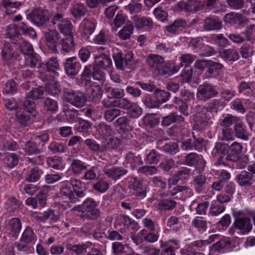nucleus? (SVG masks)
Returning a JSON list of instances; mask_svg holds the SVG:
<instances>
[{"label":"nucleus","mask_w":255,"mask_h":255,"mask_svg":"<svg viewBox=\"0 0 255 255\" xmlns=\"http://www.w3.org/2000/svg\"><path fill=\"white\" fill-rule=\"evenodd\" d=\"M44 36L48 49L54 52L60 51L62 54H65L75 50L74 35L67 36L62 38L56 30H49L45 33Z\"/></svg>","instance_id":"obj_1"},{"label":"nucleus","mask_w":255,"mask_h":255,"mask_svg":"<svg viewBox=\"0 0 255 255\" xmlns=\"http://www.w3.org/2000/svg\"><path fill=\"white\" fill-rule=\"evenodd\" d=\"M242 148V145L237 142H234L230 146L223 142H217L212 153L216 163L226 165L227 161L237 159Z\"/></svg>","instance_id":"obj_2"},{"label":"nucleus","mask_w":255,"mask_h":255,"mask_svg":"<svg viewBox=\"0 0 255 255\" xmlns=\"http://www.w3.org/2000/svg\"><path fill=\"white\" fill-rule=\"evenodd\" d=\"M201 3L198 0H186L181 1L177 4V7L185 12L191 11L192 13L206 12L207 10L212 9L217 5V0H202Z\"/></svg>","instance_id":"obj_3"},{"label":"nucleus","mask_w":255,"mask_h":255,"mask_svg":"<svg viewBox=\"0 0 255 255\" xmlns=\"http://www.w3.org/2000/svg\"><path fill=\"white\" fill-rule=\"evenodd\" d=\"M21 34L31 38L36 37V33L34 28L24 22H20L17 25L10 24L6 28V35L14 44L17 42L19 39H21Z\"/></svg>","instance_id":"obj_4"},{"label":"nucleus","mask_w":255,"mask_h":255,"mask_svg":"<svg viewBox=\"0 0 255 255\" xmlns=\"http://www.w3.org/2000/svg\"><path fill=\"white\" fill-rule=\"evenodd\" d=\"M114 227L116 230L125 235L135 233L139 228L137 222L126 214H120L116 218Z\"/></svg>","instance_id":"obj_5"},{"label":"nucleus","mask_w":255,"mask_h":255,"mask_svg":"<svg viewBox=\"0 0 255 255\" xmlns=\"http://www.w3.org/2000/svg\"><path fill=\"white\" fill-rule=\"evenodd\" d=\"M128 194L137 200H141L147 195V187L142 180L136 177L128 176L127 178Z\"/></svg>","instance_id":"obj_6"},{"label":"nucleus","mask_w":255,"mask_h":255,"mask_svg":"<svg viewBox=\"0 0 255 255\" xmlns=\"http://www.w3.org/2000/svg\"><path fill=\"white\" fill-rule=\"evenodd\" d=\"M98 203L92 198H87L78 206L77 210L81 213L80 216L83 218L95 220L101 214L100 210L98 208Z\"/></svg>","instance_id":"obj_7"},{"label":"nucleus","mask_w":255,"mask_h":255,"mask_svg":"<svg viewBox=\"0 0 255 255\" xmlns=\"http://www.w3.org/2000/svg\"><path fill=\"white\" fill-rule=\"evenodd\" d=\"M194 94L188 90H181L180 97H175L173 102L175 108L184 116L189 115L188 107L191 103H193Z\"/></svg>","instance_id":"obj_8"},{"label":"nucleus","mask_w":255,"mask_h":255,"mask_svg":"<svg viewBox=\"0 0 255 255\" xmlns=\"http://www.w3.org/2000/svg\"><path fill=\"white\" fill-rule=\"evenodd\" d=\"M240 118L228 114L221 120L220 125L222 127V140L229 141L233 140V132L232 131L236 123L238 122Z\"/></svg>","instance_id":"obj_9"},{"label":"nucleus","mask_w":255,"mask_h":255,"mask_svg":"<svg viewBox=\"0 0 255 255\" xmlns=\"http://www.w3.org/2000/svg\"><path fill=\"white\" fill-rule=\"evenodd\" d=\"M44 66L39 72V77L42 80L56 79L59 76L60 67L56 58L49 59Z\"/></svg>","instance_id":"obj_10"},{"label":"nucleus","mask_w":255,"mask_h":255,"mask_svg":"<svg viewBox=\"0 0 255 255\" xmlns=\"http://www.w3.org/2000/svg\"><path fill=\"white\" fill-rule=\"evenodd\" d=\"M63 100L77 107H83L86 103L85 97L78 91H74L70 89L64 88L62 93Z\"/></svg>","instance_id":"obj_11"},{"label":"nucleus","mask_w":255,"mask_h":255,"mask_svg":"<svg viewBox=\"0 0 255 255\" xmlns=\"http://www.w3.org/2000/svg\"><path fill=\"white\" fill-rule=\"evenodd\" d=\"M113 125L119 134V136L123 140L131 141L132 133L130 130L129 120L127 117L122 116L113 122Z\"/></svg>","instance_id":"obj_12"},{"label":"nucleus","mask_w":255,"mask_h":255,"mask_svg":"<svg viewBox=\"0 0 255 255\" xmlns=\"http://www.w3.org/2000/svg\"><path fill=\"white\" fill-rule=\"evenodd\" d=\"M197 56L195 55L185 53L181 55L179 57L180 67H184L181 76L187 82L191 81L193 74V70L190 67V65L196 60Z\"/></svg>","instance_id":"obj_13"},{"label":"nucleus","mask_w":255,"mask_h":255,"mask_svg":"<svg viewBox=\"0 0 255 255\" xmlns=\"http://www.w3.org/2000/svg\"><path fill=\"white\" fill-rule=\"evenodd\" d=\"M242 214V212L239 211L233 214L235 218L233 226L235 229L238 230L240 233L246 235L251 231L253 228V224L250 218L240 217Z\"/></svg>","instance_id":"obj_14"},{"label":"nucleus","mask_w":255,"mask_h":255,"mask_svg":"<svg viewBox=\"0 0 255 255\" xmlns=\"http://www.w3.org/2000/svg\"><path fill=\"white\" fill-rule=\"evenodd\" d=\"M59 184V195L64 202L74 203L79 201L73 192L71 181L65 180Z\"/></svg>","instance_id":"obj_15"},{"label":"nucleus","mask_w":255,"mask_h":255,"mask_svg":"<svg viewBox=\"0 0 255 255\" xmlns=\"http://www.w3.org/2000/svg\"><path fill=\"white\" fill-rule=\"evenodd\" d=\"M49 13L42 8H35L26 14V18L37 26L46 24L49 20Z\"/></svg>","instance_id":"obj_16"},{"label":"nucleus","mask_w":255,"mask_h":255,"mask_svg":"<svg viewBox=\"0 0 255 255\" xmlns=\"http://www.w3.org/2000/svg\"><path fill=\"white\" fill-rule=\"evenodd\" d=\"M219 94L215 86L210 83H204L198 86L197 97L201 101L206 102L217 97Z\"/></svg>","instance_id":"obj_17"},{"label":"nucleus","mask_w":255,"mask_h":255,"mask_svg":"<svg viewBox=\"0 0 255 255\" xmlns=\"http://www.w3.org/2000/svg\"><path fill=\"white\" fill-rule=\"evenodd\" d=\"M66 75L74 79L80 71L82 66L76 56L66 58L63 62Z\"/></svg>","instance_id":"obj_18"},{"label":"nucleus","mask_w":255,"mask_h":255,"mask_svg":"<svg viewBox=\"0 0 255 255\" xmlns=\"http://www.w3.org/2000/svg\"><path fill=\"white\" fill-rule=\"evenodd\" d=\"M184 164L190 167H195L199 170L203 171L206 161L201 154L191 152L184 157Z\"/></svg>","instance_id":"obj_19"},{"label":"nucleus","mask_w":255,"mask_h":255,"mask_svg":"<svg viewBox=\"0 0 255 255\" xmlns=\"http://www.w3.org/2000/svg\"><path fill=\"white\" fill-rule=\"evenodd\" d=\"M1 59L6 65H9L13 61L19 60V56L16 54L9 43H4L0 52Z\"/></svg>","instance_id":"obj_20"},{"label":"nucleus","mask_w":255,"mask_h":255,"mask_svg":"<svg viewBox=\"0 0 255 255\" xmlns=\"http://www.w3.org/2000/svg\"><path fill=\"white\" fill-rule=\"evenodd\" d=\"M183 123L174 125L168 130V134L175 137L178 141L188 137L190 133L189 129L183 125Z\"/></svg>","instance_id":"obj_21"},{"label":"nucleus","mask_w":255,"mask_h":255,"mask_svg":"<svg viewBox=\"0 0 255 255\" xmlns=\"http://www.w3.org/2000/svg\"><path fill=\"white\" fill-rule=\"evenodd\" d=\"M255 179L252 173L244 170L236 175L235 180L239 186L248 189L252 187Z\"/></svg>","instance_id":"obj_22"},{"label":"nucleus","mask_w":255,"mask_h":255,"mask_svg":"<svg viewBox=\"0 0 255 255\" xmlns=\"http://www.w3.org/2000/svg\"><path fill=\"white\" fill-rule=\"evenodd\" d=\"M97 25V20L94 18H84L80 24L82 34L87 38L95 31Z\"/></svg>","instance_id":"obj_23"},{"label":"nucleus","mask_w":255,"mask_h":255,"mask_svg":"<svg viewBox=\"0 0 255 255\" xmlns=\"http://www.w3.org/2000/svg\"><path fill=\"white\" fill-rule=\"evenodd\" d=\"M166 225L171 232L180 234L183 232L185 224L182 218L173 216L168 219Z\"/></svg>","instance_id":"obj_24"},{"label":"nucleus","mask_w":255,"mask_h":255,"mask_svg":"<svg viewBox=\"0 0 255 255\" xmlns=\"http://www.w3.org/2000/svg\"><path fill=\"white\" fill-rule=\"evenodd\" d=\"M169 192L171 196H175L177 199L180 200H185L192 195V190L185 186L176 185L173 188L170 187Z\"/></svg>","instance_id":"obj_25"},{"label":"nucleus","mask_w":255,"mask_h":255,"mask_svg":"<svg viewBox=\"0 0 255 255\" xmlns=\"http://www.w3.org/2000/svg\"><path fill=\"white\" fill-rule=\"evenodd\" d=\"M135 28L139 30L142 28H151L153 27L152 19L147 16L135 14L131 17Z\"/></svg>","instance_id":"obj_26"},{"label":"nucleus","mask_w":255,"mask_h":255,"mask_svg":"<svg viewBox=\"0 0 255 255\" xmlns=\"http://www.w3.org/2000/svg\"><path fill=\"white\" fill-rule=\"evenodd\" d=\"M69 169L72 173L77 176L80 177L83 172L87 169L88 163L81 160L73 158L70 159Z\"/></svg>","instance_id":"obj_27"},{"label":"nucleus","mask_w":255,"mask_h":255,"mask_svg":"<svg viewBox=\"0 0 255 255\" xmlns=\"http://www.w3.org/2000/svg\"><path fill=\"white\" fill-rule=\"evenodd\" d=\"M179 69V66H174L169 62H164L158 66L155 71L158 75L166 77L177 73Z\"/></svg>","instance_id":"obj_28"},{"label":"nucleus","mask_w":255,"mask_h":255,"mask_svg":"<svg viewBox=\"0 0 255 255\" xmlns=\"http://www.w3.org/2000/svg\"><path fill=\"white\" fill-rule=\"evenodd\" d=\"M232 131L233 132V140L235 136L244 141H247L249 139L250 133L241 119L238 121L237 123H236Z\"/></svg>","instance_id":"obj_29"},{"label":"nucleus","mask_w":255,"mask_h":255,"mask_svg":"<svg viewBox=\"0 0 255 255\" xmlns=\"http://www.w3.org/2000/svg\"><path fill=\"white\" fill-rule=\"evenodd\" d=\"M63 245L66 249L65 253H68L70 252L79 255L84 252L86 253L87 249L89 246H91L92 244L90 242H88L87 244H73L71 243L67 242L63 243Z\"/></svg>","instance_id":"obj_30"},{"label":"nucleus","mask_w":255,"mask_h":255,"mask_svg":"<svg viewBox=\"0 0 255 255\" xmlns=\"http://www.w3.org/2000/svg\"><path fill=\"white\" fill-rule=\"evenodd\" d=\"M159 121L155 115L147 114L141 121L143 128L148 132H152L153 128L159 124Z\"/></svg>","instance_id":"obj_31"},{"label":"nucleus","mask_w":255,"mask_h":255,"mask_svg":"<svg viewBox=\"0 0 255 255\" xmlns=\"http://www.w3.org/2000/svg\"><path fill=\"white\" fill-rule=\"evenodd\" d=\"M125 162L126 166L130 167L132 170L137 169L139 166L141 165L143 163L140 155H135L131 152L127 154Z\"/></svg>","instance_id":"obj_32"},{"label":"nucleus","mask_w":255,"mask_h":255,"mask_svg":"<svg viewBox=\"0 0 255 255\" xmlns=\"http://www.w3.org/2000/svg\"><path fill=\"white\" fill-rule=\"evenodd\" d=\"M43 173V171L37 166L28 167L25 180L29 182H36L40 179Z\"/></svg>","instance_id":"obj_33"},{"label":"nucleus","mask_w":255,"mask_h":255,"mask_svg":"<svg viewBox=\"0 0 255 255\" xmlns=\"http://www.w3.org/2000/svg\"><path fill=\"white\" fill-rule=\"evenodd\" d=\"M55 79L42 80L46 81L45 90L49 95L52 96H56L62 93L61 86L58 82L55 81Z\"/></svg>","instance_id":"obj_34"},{"label":"nucleus","mask_w":255,"mask_h":255,"mask_svg":"<svg viewBox=\"0 0 255 255\" xmlns=\"http://www.w3.org/2000/svg\"><path fill=\"white\" fill-rule=\"evenodd\" d=\"M223 65L218 62L209 61L205 76L206 78L216 77L218 76L223 69Z\"/></svg>","instance_id":"obj_35"},{"label":"nucleus","mask_w":255,"mask_h":255,"mask_svg":"<svg viewBox=\"0 0 255 255\" xmlns=\"http://www.w3.org/2000/svg\"><path fill=\"white\" fill-rule=\"evenodd\" d=\"M60 217V214L59 211L49 209L41 213L38 216V219L40 222L43 223L55 222L59 219Z\"/></svg>","instance_id":"obj_36"},{"label":"nucleus","mask_w":255,"mask_h":255,"mask_svg":"<svg viewBox=\"0 0 255 255\" xmlns=\"http://www.w3.org/2000/svg\"><path fill=\"white\" fill-rule=\"evenodd\" d=\"M85 87L87 89V93L90 101L96 103L101 99L103 91L99 85L91 84Z\"/></svg>","instance_id":"obj_37"},{"label":"nucleus","mask_w":255,"mask_h":255,"mask_svg":"<svg viewBox=\"0 0 255 255\" xmlns=\"http://www.w3.org/2000/svg\"><path fill=\"white\" fill-rule=\"evenodd\" d=\"M95 62L100 68L107 70L112 66V61L110 56L107 54L100 53L95 57Z\"/></svg>","instance_id":"obj_38"},{"label":"nucleus","mask_w":255,"mask_h":255,"mask_svg":"<svg viewBox=\"0 0 255 255\" xmlns=\"http://www.w3.org/2000/svg\"><path fill=\"white\" fill-rule=\"evenodd\" d=\"M176 201L172 197L161 198L158 202L157 208L162 211L173 210L176 206Z\"/></svg>","instance_id":"obj_39"},{"label":"nucleus","mask_w":255,"mask_h":255,"mask_svg":"<svg viewBox=\"0 0 255 255\" xmlns=\"http://www.w3.org/2000/svg\"><path fill=\"white\" fill-rule=\"evenodd\" d=\"M201 245V242L194 241L185 248L181 249L179 255H205L200 252L199 246Z\"/></svg>","instance_id":"obj_40"},{"label":"nucleus","mask_w":255,"mask_h":255,"mask_svg":"<svg viewBox=\"0 0 255 255\" xmlns=\"http://www.w3.org/2000/svg\"><path fill=\"white\" fill-rule=\"evenodd\" d=\"M221 55L224 60L229 65H232L233 62L237 61L240 58L238 51L236 49L232 48L223 50L221 52Z\"/></svg>","instance_id":"obj_41"},{"label":"nucleus","mask_w":255,"mask_h":255,"mask_svg":"<svg viewBox=\"0 0 255 255\" xmlns=\"http://www.w3.org/2000/svg\"><path fill=\"white\" fill-rule=\"evenodd\" d=\"M224 20L226 23L233 26H243L244 18L241 14L231 12L225 15Z\"/></svg>","instance_id":"obj_42"},{"label":"nucleus","mask_w":255,"mask_h":255,"mask_svg":"<svg viewBox=\"0 0 255 255\" xmlns=\"http://www.w3.org/2000/svg\"><path fill=\"white\" fill-rule=\"evenodd\" d=\"M22 202L16 197L10 196L7 197L5 202V208L10 214L17 212Z\"/></svg>","instance_id":"obj_43"},{"label":"nucleus","mask_w":255,"mask_h":255,"mask_svg":"<svg viewBox=\"0 0 255 255\" xmlns=\"http://www.w3.org/2000/svg\"><path fill=\"white\" fill-rule=\"evenodd\" d=\"M192 185L198 193H203L206 188V178L202 174H198L193 177Z\"/></svg>","instance_id":"obj_44"},{"label":"nucleus","mask_w":255,"mask_h":255,"mask_svg":"<svg viewBox=\"0 0 255 255\" xmlns=\"http://www.w3.org/2000/svg\"><path fill=\"white\" fill-rule=\"evenodd\" d=\"M92 68L91 65H87L85 67L83 71L81 74V77L78 80L79 85L88 87L93 84V82L91 80L93 72H92Z\"/></svg>","instance_id":"obj_45"},{"label":"nucleus","mask_w":255,"mask_h":255,"mask_svg":"<svg viewBox=\"0 0 255 255\" xmlns=\"http://www.w3.org/2000/svg\"><path fill=\"white\" fill-rule=\"evenodd\" d=\"M128 170L123 167H114L111 169H107L105 171V174L109 178L115 180L120 179L123 176L126 175Z\"/></svg>","instance_id":"obj_46"},{"label":"nucleus","mask_w":255,"mask_h":255,"mask_svg":"<svg viewBox=\"0 0 255 255\" xmlns=\"http://www.w3.org/2000/svg\"><path fill=\"white\" fill-rule=\"evenodd\" d=\"M160 231H149L142 229L138 234L140 237L146 242L153 243L158 241Z\"/></svg>","instance_id":"obj_47"},{"label":"nucleus","mask_w":255,"mask_h":255,"mask_svg":"<svg viewBox=\"0 0 255 255\" xmlns=\"http://www.w3.org/2000/svg\"><path fill=\"white\" fill-rule=\"evenodd\" d=\"M8 225L12 238L13 240H16L22 228L21 220L18 218H12L9 221Z\"/></svg>","instance_id":"obj_48"},{"label":"nucleus","mask_w":255,"mask_h":255,"mask_svg":"<svg viewBox=\"0 0 255 255\" xmlns=\"http://www.w3.org/2000/svg\"><path fill=\"white\" fill-rule=\"evenodd\" d=\"M70 11L75 20H79L85 15L87 8L84 3H76L71 8Z\"/></svg>","instance_id":"obj_49"},{"label":"nucleus","mask_w":255,"mask_h":255,"mask_svg":"<svg viewBox=\"0 0 255 255\" xmlns=\"http://www.w3.org/2000/svg\"><path fill=\"white\" fill-rule=\"evenodd\" d=\"M47 168L55 170H62L64 168V164L61 157L57 156L48 157L46 158Z\"/></svg>","instance_id":"obj_50"},{"label":"nucleus","mask_w":255,"mask_h":255,"mask_svg":"<svg viewBox=\"0 0 255 255\" xmlns=\"http://www.w3.org/2000/svg\"><path fill=\"white\" fill-rule=\"evenodd\" d=\"M36 240L37 237L33 229L29 226L26 227L20 238V242L29 244L34 243Z\"/></svg>","instance_id":"obj_51"},{"label":"nucleus","mask_w":255,"mask_h":255,"mask_svg":"<svg viewBox=\"0 0 255 255\" xmlns=\"http://www.w3.org/2000/svg\"><path fill=\"white\" fill-rule=\"evenodd\" d=\"M145 62L149 67L155 70L160 64L164 63V58L159 55L150 53L147 55Z\"/></svg>","instance_id":"obj_52"},{"label":"nucleus","mask_w":255,"mask_h":255,"mask_svg":"<svg viewBox=\"0 0 255 255\" xmlns=\"http://www.w3.org/2000/svg\"><path fill=\"white\" fill-rule=\"evenodd\" d=\"M18 162L19 156L14 153L5 154L3 159V166L10 169L15 167Z\"/></svg>","instance_id":"obj_53"},{"label":"nucleus","mask_w":255,"mask_h":255,"mask_svg":"<svg viewBox=\"0 0 255 255\" xmlns=\"http://www.w3.org/2000/svg\"><path fill=\"white\" fill-rule=\"evenodd\" d=\"M224 107L222 101L220 99H215L210 101L205 107V110L212 115H216Z\"/></svg>","instance_id":"obj_54"},{"label":"nucleus","mask_w":255,"mask_h":255,"mask_svg":"<svg viewBox=\"0 0 255 255\" xmlns=\"http://www.w3.org/2000/svg\"><path fill=\"white\" fill-rule=\"evenodd\" d=\"M87 169L85 170L80 177L81 179L84 180H94L97 177L99 168L97 166H91L88 164L86 167Z\"/></svg>","instance_id":"obj_55"},{"label":"nucleus","mask_w":255,"mask_h":255,"mask_svg":"<svg viewBox=\"0 0 255 255\" xmlns=\"http://www.w3.org/2000/svg\"><path fill=\"white\" fill-rule=\"evenodd\" d=\"M190 169L183 168L175 172L173 178L170 180V183L173 185L176 184L180 181L187 180L190 177Z\"/></svg>","instance_id":"obj_56"},{"label":"nucleus","mask_w":255,"mask_h":255,"mask_svg":"<svg viewBox=\"0 0 255 255\" xmlns=\"http://www.w3.org/2000/svg\"><path fill=\"white\" fill-rule=\"evenodd\" d=\"M71 182L73 187V192L77 199L85 196L87 189L83 182L80 180L71 181Z\"/></svg>","instance_id":"obj_57"},{"label":"nucleus","mask_w":255,"mask_h":255,"mask_svg":"<svg viewBox=\"0 0 255 255\" xmlns=\"http://www.w3.org/2000/svg\"><path fill=\"white\" fill-rule=\"evenodd\" d=\"M230 242L227 239H222L217 241L210 248L211 254H218L224 252V248L230 245Z\"/></svg>","instance_id":"obj_58"},{"label":"nucleus","mask_w":255,"mask_h":255,"mask_svg":"<svg viewBox=\"0 0 255 255\" xmlns=\"http://www.w3.org/2000/svg\"><path fill=\"white\" fill-rule=\"evenodd\" d=\"M184 122V118L181 115H178L175 113H172L169 115L163 118L162 124L165 126H168L173 123L179 124Z\"/></svg>","instance_id":"obj_59"},{"label":"nucleus","mask_w":255,"mask_h":255,"mask_svg":"<svg viewBox=\"0 0 255 255\" xmlns=\"http://www.w3.org/2000/svg\"><path fill=\"white\" fill-rule=\"evenodd\" d=\"M19 110L27 113L33 117H36L38 114L35 103L29 99H27L23 102V108Z\"/></svg>","instance_id":"obj_60"},{"label":"nucleus","mask_w":255,"mask_h":255,"mask_svg":"<svg viewBox=\"0 0 255 255\" xmlns=\"http://www.w3.org/2000/svg\"><path fill=\"white\" fill-rule=\"evenodd\" d=\"M112 57L116 68L120 70H125V59L122 52L120 51L118 49H117L113 51Z\"/></svg>","instance_id":"obj_61"},{"label":"nucleus","mask_w":255,"mask_h":255,"mask_svg":"<svg viewBox=\"0 0 255 255\" xmlns=\"http://www.w3.org/2000/svg\"><path fill=\"white\" fill-rule=\"evenodd\" d=\"M24 57L25 65L30 68L35 67L40 62L41 58L40 55L34 51L26 54Z\"/></svg>","instance_id":"obj_62"},{"label":"nucleus","mask_w":255,"mask_h":255,"mask_svg":"<svg viewBox=\"0 0 255 255\" xmlns=\"http://www.w3.org/2000/svg\"><path fill=\"white\" fill-rule=\"evenodd\" d=\"M204 26L207 30H219L222 28V23L216 18L207 17L204 21Z\"/></svg>","instance_id":"obj_63"},{"label":"nucleus","mask_w":255,"mask_h":255,"mask_svg":"<svg viewBox=\"0 0 255 255\" xmlns=\"http://www.w3.org/2000/svg\"><path fill=\"white\" fill-rule=\"evenodd\" d=\"M186 25V21L182 19L175 20L173 23L168 26L166 30L170 33L179 34L182 28Z\"/></svg>","instance_id":"obj_64"}]
</instances>
